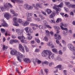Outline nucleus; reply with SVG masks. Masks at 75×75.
<instances>
[{"mask_svg": "<svg viewBox=\"0 0 75 75\" xmlns=\"http://www.w3.org/2000/svg\"><path fill=\"white\" fill-rule=\"evenodd\" d=\"M10 54L12 55H16L17 57V59L19 62H21V59L20 58H25L24 56L20 52H17V51L15 49L12 50L11 51Z\"/></svg>", "mask_w": 75, "mask_h": 75, "instance_id": "1", "label": "nucleus"}, {"mask_svg": "<svg viewBox=\"0 0 75 75\" xmlns=\"http://www.w3.org/2000/svg\"><path fill=\"white\" fill-rule=\"evenodd\" d=\"M16 31L19 35V36L18 37V39L21 40V41L22 43L24 42L25 41V40H24V39H25V38L24 37V36H23V33H21V32H20V30L18 29H16Z\"/></svg>", "mask_w": 75, "mask_h": 75, "instance_id": "2", "label": "nucleus"}, {"mask_svg": "<svg viewBox=\"0 0 75 75\" xmlns=\"http://www.w3.org/2000/svg\"><path fill=\"white\" fill-rule=\"evenodd\" d=\"M54 6L53 7V8L54 9V10H58V9H59V11L61 10V9L59 8H62L63 7V6H64V4H63V2H62L60 4L58 5L54 4Z\"/></svg>", "mask_w": 75, "mask_h": 75, "instance_id": "3", "label": "nucleus"}, {"mask_svg": "<svg viewBox=\"0 0 75 75\" xmlns=\"http://www.w3.org/2000/svg\"><path fill=\"white\" fill-rule=\"evenodd\" d=\"M54 38L57 40H56V42L57 44H59V41L58 40H61V35H58L57 34H55L54 35Z\"/></svg>", "mask_w": 75, "mask_h": 75, "instance_id": "4", "label": "nucleus"}, {"mask_svg": "<svg viewBox=\"0 0 75 75\" xmlns=\"http://www.w3.org/2000/svg\"><path fill=\"white\" fill-rule=\"evenodd\" d=\"M32 62H33L35 66L36 65V64H37V62L38 64H40L41 63V61L39 60L37 58H36L35 60L33 59L32 60Z\"/></svg>", "mask_w": 75, "mask_h": 75, "instance_id": "5", "label": "nucleus"}, {"mask_svg": "<svg viewBox=\"0 0 75 75\" xmlns=\"http://www.w3.org/2000/svg\"><path fill=\"white\" fill-rule=\"evenodd\" d=\"M24 8L26 9V10H33V6L28 5V4H25L24 5Z\"/></svg>", "mask_w": 75, "mask_h": 75, "instance_id": "6", "label": "nucleus"}, {"mask_svg": "<svg viewBox=\"0 0 75 75\" xmlns=\"http://www.w3.org/2000/svg\"><path fill=\"white\" fill-rule=\"evenodd\" d=\"M33 16V13L28 12L26 13V16L27 17V21H32V19L31 18H30V16Z\"/></svg>", "mask_w": 75, "mask_h": 75, "instance_id": "7", "label": "nucleus"}, {"mask_svg": "<svg viewBox=\"0 0 75 75\" xmlns=\"http://www.w3.org/2000/svg\"><path fill=\"white\" fill-rule=\"evenodd\" d=\"M68 48L71 51H73V52L75 51V47L72 44H68Z\"/></svg>", "mask_w": 75, "mask_h": 75, "instance_id": "8", "label": "nucleus"}, {"mask_svg": "<svg viewBox=\"0 0 75 75\" xmlns=\"http://www.w3.org/2000/svg\"><path fill=\"white\" fill-rule=\"evenodd\" d=\"M8 4L10 8H12V7H13V6L11 5V4L10 3L8 4V3H6V4H4V6L5 9H6L7 10H9V7L8 6Z\"/></svg>", "mask_w": 75, "mask_h": 75, "instance_id": "9", "label": "nucleus"}, {"mask_svg": "<svg viewBox=\"0 0 75 75\" xmlns=\"http://www.w3.org/2000/svg\"><path fill=\"white\" fill-rule=\"evenodd\" d=\"M19 50L20 51H21V52H23V53H24V52H25L24 48L21 44H19Z\"/></svg>", "mask_w": 75, "mask_h": 75, "instance_id": "10", "label": "nucleus"}, {"mask_svg": "<svg viewBox=\"0 0 75 75\" xmlns=\"http://www.w3.org/2000/svg\"><path fill=\"white\" fill-rule=\"evenodd\" d=\"M48 55L47 50H44L43 52L42 53V55L44 57H45Z\"/></svg>", "mask_w": 75, "mask_h": 75, "instance_id": "11", "label": "nucleus"}, {"mask_svg": "<svg viewBox=\"0 0 75 75\" xmlns=\"http://www.w3.org/2000/svg\"><path fill=\"white\" fill-rule=\"evenodd\" d=\"M12 2L13 3H15V1L17 2V3H18L19 4L21 3H23V1L21 0H11Z\"/></svg>", "mask_w": 75, "mask_h": 75, "instance_id": "12", "label": "nucleus"}, {"mask_svg": "<svg viewBox=\"0 0 75 75\" xmlns=\"http://www.w3.org/2000/svg\"><path fill=\"white\" fill-rule=\"evenodd\" d=\"M4 17L6 18L7 20H8V19L10 18V15H9L8 13H6L4 14Z\"/></svg>", "mask_w": 75, "mask_h": 75, "instance_id": "13", "label": "nucleus"}, {"mask_svg": "<svg viewBox=\"0 0 75 75\" xmlns=\"http://www.w3.org/2000/svg\"><path fill=\"white\" fill-rule=\"evenodd\" d=\"M36 6L37 7H39V8H43V6H42V4H40L39 3H37L36 4Z\"/></svg>", "mask_w": 75, "mask_h": 75, "instance_id": "14", "label": "nucleus"}, {"mask_svg": "<svg viewBox=\"0 0 75 75\" xmlns=\"http://www.w3.org/2000/svg\"><path fill=\"white\" fill-rule=\"evenodd\" d=\"M55 11H54L49 16V18H54V17L55 16Z\"/></svg>", "mask_w": 75, "mask_h": 75, "instance_id": "15", "label": "nucleus"}, {"mask_svg": "<svg viewBox=\"0 0 75 75\" xmlns=\"http://www.w3.org/2000/svg\"><path fill=\"white\" fill-rule=\"evenodd\" d=\"M27 35H29L26 38V39L27 40H31V39H32V38H33V37L31 36V34L30 33H28L27 34Z\"/></svg>", "mask_w": 75, "mask_h": 75, "instance_id": "16", "label": "nucleus"}, {"mask_svg": "<svg viewBox=\"0 0 75 75\" xmlns=\"http://www.w3.org/2000/svg\"><path fill=\"white\" fill-rule=\"evenodd\" d=\"M47 54L48 55V58L49 59H51V58H50V56L52 55V52L51 51L49 50H47Z\"/></svg>", "mask_w": 75, "mask_h": 75, "instance_id": "17", "label": "nucleus"}, {"mask_svg": "<svg viewBox=\"0 0 75 75\" xmlns=\"http://www.w3.org/2000/svg\"><path fill=\"white\" fill-rule=\"evenodd\" d=\"M23 61L25 62V63H30L31 60L29 59L25 58L23 59Z\"/></svg>", "mask_w": 75, "mask_h": 75, "instance_id": "18", "label": "nucleus"}, {"mask_svg": "<svg viewBox=\"0 0 75 75\" xmlns=\"http://www.w3.org/2000/svg\"><path fill=\"white\" fill-rule=\"evenodd\" d=\"M30 24V22L28 21H26L25 22H23L22 23V25L23 26H27V25H28Z\"/></svg>", "mask_w": 75, "mask_h": 75, "instance_id": "19", "label": "nucleus"}, {"mask_svg": "<svg viewBox=\"0 0 75 75\" xmlns=\"http://www.w3.org/2000/svg\"><path fill=\"white\" fill-rule=\"evenodd\" d=\"M1 24L3 27H8V25L6 22H4L3 23H2Z\"/></svg>", "mask_w": 75, "mask_h": 75, "instance_id": "20", "label": "nucleus"}, {"mask_svg": "<svg viewBox=\"0 0 75 75\" xmlns=\"http://www.w3.org/2000/svg\"><path fill=\"white\" fill-rule=\"evenodd\" d=\"M30 28L29 27H27L25 28V31L26 33H29V31H30Z\"/></svg>", "mask_w": 75, "mask_h": 75, "instance_id": "21", "label": "nucleus"}, {"mask_svg": "<svg viewBox=\"0 0 75 75\" xmlns=\"http://www.w3.org/2000/svg\"><path fill=\"white\" fill-rule=\"evenodd\" d=\"M46 12L48 14H51V13L52 11L51 10L49 9H47L46 10Z\"/></svg>", "mask_w": 75, "mask_h": 75, "instance_id": "22", "label": "nucleus"}, {"mask_svg": "<svg viewBox=\"0 0 75 75\" xmlns=\"http://www.w3.org/2000/svg\"><path fill=\"white\" fill-rule=\"evenodd\" d=\"M65 4L68 7H69V8H71V4H70V3L69 2H65Z\"/></svg>", "mask_w": 75, "mask_h": 75, "instance_id": "23", "label": "nucleus"}, {"mask_svg": "<svg viewBox=\"0 0 75 75\" xmlns=\"http://www.w3.org/2000/svg\"><path fill=\"white\" fill-rule=\"evenodd\" d=\"M18 22L20 24H22L23 23V21H22V20L20 19H19L18 20Z\"/></svg>", "mask_w": 75, "mask_h": 75, "instance_id": "24", "label": "nucleus"}, {"mask_svg": "<svg viewBox=\"0 0 75 75\" xmlns=\"http://www.w3.org/2000/svg\"><path fill=\"white\" fill-rule=\"evenodd\" d=\"M8 48V47L6 46L5 45H4L3 46V51H4L6 50V49H7Z\"/></svg>", "mask_w": 75, "mask_h": 75, "instance_id": "25", "label": "nucleus"}, {"mask_svg": "<svg viewBox=\"0 0 75 75\" xmlns=\"http://www.w3.org/2000/svg\"><path fill=\"white\" fill-rule=\"evenodd\" d=\"M53 27L54 28H55V29H56V30H57V29H59H59H60L59 27L58 26L54 25Z\"/></svg>", "mask_w": 75, "mask_h": 75, "instance_id": "26", "label": "nucleus"}, {"mask_svg": "<svg viewBox=\"0 0 75 75\" xmlns=\"http://www.w3.org/2000/svg\"><path fill=\"white\" fill-rule=\"evenodd\" d=\"M62 30H65L66 31H68V29L67 28L63 27L62 26H60Z\"/></svg>", "mask_w": 75, "mask_h": 75, "instance_id": "27", "label": "nucleus"}, {"mask_svg": "<svg viewBox=\"0 0 75 75\" xmlns=\"http://www.w3.org/2000/svg\"><path fill=\"white\" fill-rule=\"evenodd\" d=\"M48 64H49V63L48 62V61H45V62H43L42 65H43V64H45V65H48Z\"/></svg>", "mask_w": 75, "mask_h": 75, "instance_id": "28", "label": "nucleus"}, {"mask_svg": "<svg viewBox=\"0 0 75 75\" xmlns=\"http://www.w3.org/2000/svg\"><path fill=\"white\" fill-rule=\"evenodd\" d=\"M33 7H35V8L36 10H38L39 9L37 8V7L36 6L35 4H33Z\"/></svg>", "mask_w": 75, "mask_h": 75, "instance_id": "29", "label": "nucleus"}, {"mask_svg": "<svg viewBox=\"0 0 75 75\" xmlns=\"http://www.w3.org/2000/svg\"><path fill=\"white\" fill-rule=\"evenodd\" d=\"M62 67V65H58L56 67V68H59V69L60 70H61V67Z\"/></svg>", "mask_w": 75, "mask_h": 75, "instance_id": "30", "label": "nucleus"}, {"mask_svg": "<svg viewBox=\"0 0 75 75\" xmlns=\"http://www.w3.org/2000/svg\"><path fill=\"white\" fill-rule=\"evenodd\" d=\"M46 31V34L47 35V36H49L50 35V32L48 30H45Z\"/></svg>", "mask_w": 75, "mask_h": 75, "instance_id": "31", "label": "nucleus"}, {"mask_svg": "<svg viewBox=\"0 0 75 75\" xmlns=\"http://www.w3.org/2000/svg\"><path fill=\"white\" fill-rule=\"evenodd\" d=\"M62 20L61 18H58L56 21V23H58L59 22H61Z\"/></svg>", "mask_w": 75, "mask_h": 75, "instance_id": "32", "label": "nucleus"}, {"mask_svg": "<svg viewBox=\"0 0 75 75\" xmlns=\"http://www.w3.org/2000/svg\"><path fill=\"white\" fill-rule=\"evenodd\" d=\"M1 31L2 33H5V31H6V30H5V29L3 28H1Z\"/></svg>", "mask_w": 75, "mask_h": 75, "instance_id": "33", "label": "nucleus"}, {"mask_svg": "<svg viewBox=\"0 0 75 75\" xmlns=\"http://www.w3.org/2000/svg\"><path fill=\"white\" fill-rule=\"evenodd\" d=\"M63 33L65 35L68 34V31H64L63 32Z\"/></svg>", "mask_w": 75, "mask_h": 75, "instance_id": "34", "label": "nucleus"}, {"mask_svg": "<svg viewBox=\"0 0 75 75\" xmlns=\"http://www.w3.org/2000/svg\"><path fill=\"white\" fill-rule=\"evenodd\" d=\"M61 25L62 26H63V27H67V25L65 23H61Z\"/></svg>", "mask_w": 75, "mask_h": 75, "instance_id": "35", "label": "nucleus"}, {"mask_svg": "<svg viewBox=\"0 0 75 75\" xmlns=\"http://www.w3.org/2000/svg\"><path fill=\"white\" fill-rule=\"evenodd\" d=\"M52 51L54 52H55V53L57 52V50L56 49H52Z\"/></svg>", "mask_w": 75, "mask_h": 75, "instance_id": "36", "label": "nucleus"}, {"mask_svg": "<svg viewBox=\"0 0 75 75\" xmlns=\"http://www.w3.org/2000/svg\"><path fill=\"white\" fill-rule=\"evenodd\" d=\"M14 25L18 27V26H19V25L18 23H17V22H16L14 23Z\"/></svg>", "mask_w": 75, "mask_h": 75, "instance_id": "37", "label": "nucleus"}, {"mask_svg": "<svg viewBox=\"0 0 75 75\" xmlns=\"http://www.w3.org/2000/svg\"><path fill=\"white\" fill-rule=\"evenodd\" d=\"M9 42L11 44H12L13 43V42H14V40H10Z\"/></svg>", "mask_w": 75, "mask_h": 75, "instance_id": "38", "label": "nucleus"}, {"mask_svg": "<svg viewBox=\"0 0 75 75\" xmlns=\"http://www.w3.org/2000/svg\"><path fill=\"white\" fill-rule=\"evenodd\" d=\"M10 12L11 13H12V14H14L15 13V11H14L12 9H11L10 10Z\"/></svg>", "mask_w": 75, "mask_h": 75, "instance_id": "39", "label": "nucleus"}, {"mask_svg": "<svg viewBox=\"0 0 75 75\" xmlns=\"http://www.w3.org/2000/svg\"><path fill=\"white\" fill-rule=\"evenodd\" d=\"M35 41H37L38 43H40V40L38 39H35Z\"/></svg>", "mask_w": 75, "mask_h": 75, "instance_id": "40", "label": "nucleus"}, {"mask_svg": "<svg viewBox=\"0 0 75 75\" xmlns=\"http://www.w3.org/2000/svg\"><path fill=\"white\" fill-rule=\"evenodd\" d=\"M0 8L2 10V11H4V7H3V6H2L1 7H0Z\"/></svg>", "mask_w": 75, "mask_h": 75, "instance_id": "41", "label": "nucleus"}, {"mask_svg": "<svg viewBox=\"0 0 75 75\" xmlns=\"http://www.w3.org/2000/svg\"><path fill=\"white\" fill-rule=\"evenodd\" d=\"M45 26H46V27H47V28H50V29H51V28H52L48 25H45Z\"/></svg>", "mask_w": 75, "mask_h": 75, "instance_id": "42", "label": "nucleus"}, {"mask_svg": "<svg viewBox=\"0 0 75 75\" xmlns=\"http://www.w3.org/2000/svg\"><path fill=\"white\" fill-rule=\"evenodd\" d=\"M63 73L65 75H67V70H64L63 71Z\"/></svg>", "mask_w": 75, "mask_h": 75, "instance_id": "43", "label": "nucleus"}, {"mask_svg": "<svg viewBox=\"0 0 75 75\" xmlns=\"http://www.w3.org/2000/svg\"><path fill=\"white\" fill-rule=\"evenodd\" d=\"M38 28H39V29H40L41 30H42V29L43 28V27H42V25H40L39 26H38Z\"/></svg>", "mask_w": 75, "mask_h": 75, "instance_id": "44", "label": "nucleus"}, {"mask_svg": "<svg viewBox=\"0 0 75 75\" xmlns=\"http://www.w3.org/2000/svg\"><path fill=\"white\" fill-rule=\"evenodd\" d=\"M14 42L15 43H19V41L17 40H14Z\"/></svg>", "mask_w": 75, "mask_h": 75, "instance_id": "45", "label": "nucleus"}, {"mask_svg": "<svg viewBox=\"0 0 75 75\" xmlns=\"http://www.w3.org/2000/svg\"><path fill=\"white\" fill-rule=\"evenodd\" d=\"M18 70H18V68H16V72H17V73H18V74H20V72H19V71Z\"/></svg>", "mask_w": 75, "mask_h": 75, "instance_id": "46", "label": "nucleus"}, {"mask_svg": "<svg viewBox=\"0 0 75 75\" xmlns=\"http://www.w3.org/2000/svg\"><path fill=\"white\" fill-rule=\"evenodd\" d=\"M40 50L39 49H36L35 50V52H39Z\"/></svg>", "mask_w": 75, "mask_h": 75, "instance_id": "47", "label": "nucleus"}, {"mask_svg": "<svg viewBox=\"0 0 75 75\" xmlns=\"http://www.w3.org/2000/svg\"><path fill=\"white\" fill-rule=\"evenodd\" d=\"M25 48L26 50V51L27 52H28V51H29V49H28V48H27V47L26 46L25 47Z\"/></svg>", "mask_w": 75, "mask_h": 75, "instance_id": "48", "label": "nucleus"}, {"mask_svg": "<svg viewBox=\"0 0 75 75\" xmlns=\"http://www.w3.org/2000/svg\"><path fill=\"white\" fill-rule=\"evenodd\" d=\"M30 25L31 26H37V25H36V24H34L33 23H31L30 24Z\"/></svg>", "mask_w": 75, "mask_h": 75, "instance_id": "49", "label": "nucleus"}, {"mask_svg": "<svg viewBox=\"0 0 75 75\" xmlns=\"http://www.w3.org/2000/svg\"><path fill=\"white\" fill-rule=\"evenodd\" d=\"M43 23H44L45 26L46 25H47L48 24V23H47V21H44Z\"/></svg>", "mask_w": 75, "mask_h": 75, "instance_id": "50", "label": "nucleus"}, {"mask_svg": "<svg viewBox=\"0 0 75 75\" xmlns=\"http://www.w3.org/2000/svg\"><path fill=\"white\" fill-rule=\"evenodd\" d=\"M75 8V5H70V8Z\"/></svg>", "mask_w": 75, "mask_h": 75, "instance_id": "51", "label": "nucleus"}, {"mask_svg": "<svg viewBox=\"0 0 75 75\" xmlns=\"http://www.w3.org/2000/svg\"><path fill=\"white\" fill-rule=\"evenodd\" d=\"M44 40L46 41H48V38H47V37H45L44 38Z\"/></svg>", "mask_w": 75, "mask_h": 75, "instance_id": "52", "label": "nucleus"}, {"mask_svg": "<svg viewBox=\"0 0 75 75\" xmlns=\"http://www.w3.org/2000/svg\"><path fill=\"white\" fill-rule=\"evenodd\" d=\"M17 18H13V21L14 23H15V22H16V21H17Z\"/></svg>", "mask_w": 75, "mask_h": 75, "instance_id": "53", "label": "nucleus"}, {"mask_svg": "<svg viewBox=\"0 0 75 75\" xmlns=\"http://www.w3.org/2000/svg\"><path fill=\"white\" fill-rule=\"evenodd\" d=\"M45 72H46V74H48V69H45Z\"/></svg>", "mask_w": 75, "mask_h": 75, "instance_id": "54", "label": "nucleus"}, {"mask_svg": "<svg viewBox=\"0 0 75 75\" xmlns=\"http://www.w3.org/2000/svg\"><path fill=\"white\" fill-rule=\"evenodd\" d=\"M52 43V42H50L49 43H48L47 44V45L49 47H50V46H51V45Z\"/></svg>", "mask_w": 75, "mask_h": 75, "instance_id": "55", "label": "nucleus"}, {"mask_svg": "<svg viewBox=\"0 0 75 75\" xmlns=\"http://www.w3.org/2000/svg\"><path fill=\"white\" fill-rule=\"evenodd\" d=\"M64 9L67 12H68V11H69V9H68V8H67L66 7H64Z\"/></svg>", "mask_w": 75, "mask_h": 75, "instance_id": "56", "label": "nucleus"}, {"mask_svg": "<svg viewBox=\"0 0 75 75\" xmlns=\"http://www.w3.org/2000/svg\"><path fill=\"white\" fill-rule=\"evenodd\" d=\"M11 37L12 38H16V37L14 35H11Z\"/></svg>", "mask_w": 75, "mask_h": 75, "instance_id": "57", "label": "nucleus"}, {"mask_svg": "<svg viewBox=\"0 0 75 75\" xmlns=\"http://www.w3.org/2000/svg\"><path fill=\"white\" fill-rule=\"evenodd\" d=\"M30 33V34H31L33 33V30L31 29V28H30V29L29 30V31Z\"/></svg>", "mask_w": 75, "mask_h": 75, "instance_id": "58", "label": "nucleus"}, {"mask_svg": "<svg viewBox=\"0 0 75 75\" xmlns=\"http://www.w3.org/2000/svg\"><path fill=\"white\" fill-rule=\"evenodd\" d=\"M58 60H59V61H62V59H61V57H58Z\"/></svg>", "mask_w": 75, "mask_h": 75, "instance_id": "59", "label": "nucleus"}, {"mask_svg": "<svg viewBox=\"0 0 75 75\" xmlns=\"http://www.w3.org/2000/svg\"><path fill=\"white\" fill-rule=\"evenodd\" d=\"M59 54H60V55H62V52L61 50H60L59 51Z\"/></svg>", "mask_w": 75, "mask_h": 75, "instance_id": "60", "label": "nucleus"}, {"mask_svg": "<svg viewBox=\"0 0 75 75\" xmlns=\"http://www.w3.org/2000/svg\"><path fill=\"white\" fill-rule=\"evenodd\" d=\"M51 48H54V45L52 44V43L51 45Z\"/></svg>", "mask_w": 75, "mask_h": 75, "instance_id": "61", "label": "nucleus"}, {"mask_svg": "<svg viewBox=\"0 0 75 75\" xmlns=\"http://www.w3.org/2000/svg\"><path fill=\"white\" fill-rule=\"evenodd\" d=\"M55 56V55L54 54H53L51 57L52 59H54L55 58V57L54 56Z\"/></svg>", "mask_w": 75, "mask_h": 75, "instance_id": "62", "label": "nucleus"}, {"mask_svg": "<svg viewBox=\"0 0 75 75\" xmlns=\"http://www.w3.org/2000/svg\"><path fill=\"white\" fill-rule=\"evenodd\" d=\"M68 67L69 68H72V65L71 64H69Z\"/></svg>", "mask_w": 75, "mask_h": 75, "instance_id": "63", "label": "nucleus"}, {"mask_svg": "<svg viewBox=\"0 0 75 75\" xmlns=\"http://www.w3.org/2000/svg\"><path fill=\"white\" fill-rule=\"evenodd\" d=\"M60 14H61V15L62 16V17H64V13H60Z\"/></svg>", "mask_w": 75, "mask_h": 75, "instance_id": "64", "label": "nucleus"}]
</instances>
